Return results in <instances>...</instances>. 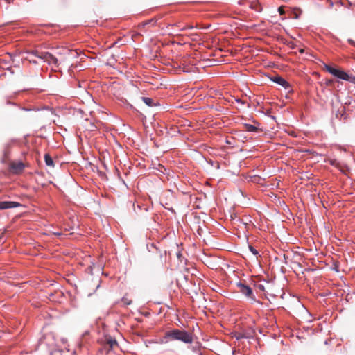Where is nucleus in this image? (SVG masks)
<instances>
[{
    "mask_svg": "<svg viewBox=\"0 0 355 355\" xmlns=\"http://www.w3.org/2000/svg\"><path fill=\"white\" fill-rule=\"evenodd\" d=\"M197 354H198V355H203L200 351L199 352H198Z\"/></svg>",
    "mask_w": 355,
    "mask_h": 355,
    "instance_id": "e433bc0d",
    "label": "nucleus"
},
{
    "mask_svg": "<svg viewBox=\"0 0 355 355\" xmlns=\"http://www.w3.org/2000/svg\"><path fill=\"white\" fill-rule=\"evenodd\" d=\"M183 277H184V279L185 280H187V278H188V277H187V276L184 275V276H183Z\"/></svg>",
    "mask_w": 355,
    "mask_h": 355,
    "instance_id": "c9c22d12",
    "label": "nucleus"
},
{
    "mask_svg": "<svg viewBox=\"0 0 355 355\" xmlns=\"http://www.w3.org/2000/svg\"><path fill=\"white\" fill-rule=\"evenodd\" d=\"M200 343L198 342H197L195 345H193L191 347V349L196 353H198L200 352Z\"/></svg>",
    "mask_w": 355,
    "mask_h": 355,
    "instance_id": "dca6fc26",
    "label": "nucleus"
},
{
    "mask_svg": "<svg viewBox=\"0 0 355 355\" xmlns=\"http://www.w3.org/2000/svg\"><path fill=\"white\" fill-rule=\"evenodd\" d=\"M200 231H201V229H200V227H199L197 231L199 234H200Z\"/></svg>",
    "mask_w": 355,
    "mask_h": 355,
    "instance_id": "f704fd0d",
    "label": "nucleus"
},
{
    "mask_svg": "<svg viewBox=\"0 0 355 355\" xmlns=\"http://www.w3.org/2000/svg\"><path fill=\"white\" fill-rule=\"evenodd\" d=\"M20 206V204L15 201H0V210L15 208Z\"/></svg>",
    "mask_w": 355,
    "mask_h": 355,
    "instance_id": "0eeeda50",
    "label": "nucleus"
},
{
    "mask_svg": "<svg viewBox=\"0 0 355 355\" xmlns=\"http://www.w3.org/2000/svg\"><path fill=\"white\" fill-rule=\"evenodd\" d=\"M257 288H258L260 291H265V286H264V285H263V284H258V285H257Z\"/></svg>",
    "mask_w": 355,
    "mask_h": 355,
    "instance_id": "b1692460",
    "label": "nucleus"
},
{
    "mask_svg": "<svg viewBox=\"0 0 355 355\" xmlns=\"http://www.w3.org/2000/svg\"><path fill=\"white\" fill-rule=\"evenodd\" d=\"M300 53H303V52H304V50H303V49H300Z\"/></svg>",
    "mask_w": 355,
    "mask_h": 355,
    "instance_id": "58836bf2",
    "label": "nucleus"
},
{
    "mask_svg": "<svg viewBox=\"0 0 355 355\" xmlns=\"http://www.w3.org/2000/svg\"><path fill=\"white\" fill-rule=\"evenodd\" d=\"M243 126L245 128L246 130L250 132H256L258 130V128L248 123H243Z\"/></svg>",
    "mask_w": 355,
    "mask_h": 355,
    "instance_id": "f8f14e48",
    "label": "nucleus"
},
{
    "mask_svg": "<svg viewBox=\"0 0 355 355\" xmlns=\"http://www.w3.org/2000/svg\"><path fill=\"white\" fill-rule=\"evenodd\" d=\"M30 62H33V63H34V64H36V63H37V61H36V60H30Z\"/></svg>",
    "mask_w": 355,
    "mask_h": 355,
    "instance_id": "473e14b6",
    "label": "nucleus"
},
{
    "mask_svg": "<svg viewBox=\"0 0 355 355\" xmlns=\"http://www.w3.org/2000/svg\"><path fill=\"white\" fill-rule=\"evenodd\" d=\"M250 251L255 256L259 255V252L253 246L249 245L248 246Z\"/></svg>",
    "mask_w": 355,
    "mask_h": 355,
    "instance_id": "a211bd4d",
    "label": "nucleus"
},
{
    "mask_svg": "<svg viewBox=\"0 0 355 355\" xmlns=\"http://www.w3.org/2000/svg\"><path fill=\"white\" fill-rule=\"evenodd\" d=\"M3 239V236H0V241Z\"/></svg>",
    "mask_w": 355,
    "mask_h": 355,
    "instance_id": "ea45409f",
    "label": "nucleus"
},
{
    "mask_svg": "<svg viewBox=\"0 0 355 355\" xmlns=\"http://www.w3.org/2000/svg\"><path fill=\"white\" fill-rule=\"evenodd\" d=\"M250 8L255 10L257 12H261L262 11V6L258 2H252L250 4Z\"/></svg>",
    "mask_w": 355,
    "mask_h": 355,
    "instance_id": "9d476101",
    "label": "nucleus"
},
{
    "mask_svg": "<svg viewBox=\"0 0 355 355\" xmlns=\"http://www.w3.org/2000/svg\"><path fill=\"white\" fill-rule=\"evenodd\" d=\"M336 118H339L340 120H341L342 118H343V120L347 119V116L345 112V107H343V110L340 111L338 110L336 114Z\"/></svg>",
    "mask_w": 355,
    "mask_h": 355,
    "instance_id": "4468645a",
    "label": "nucleus"
},
{
    "mask_svg": "<svg viewBox=\"0 0 355 355\" xmlns=\"http://www.w3.org/2000/svg\"><path fill=\"white\" fill-rule=\"evenodd\" d=\"M235 338L237 340L243 338L251 339L253 338V336L250 332H239L235 334Z\"/></svg>",
    "mask_w": 355,
    "mask_h": 355,
    "instance_id": "6e6552de",
    "label": "nucleus"
},
{
    "mask_svg": "<svg viewBox=\"0 0 355 355\" xmlns=\"http://www.w3.org/2000/svg\"><path fill=\"white\" fill-rule=\"evenodd\" d=\"M42 60L44 62H47L49 65H53L58 67L60 65L58 62V58L55 56V53H51L49 52H45L44 54H41Z\"/></svg>",
    "mask_w": 355,
    "mask_h": 355,
    "instance_id": "20e7f679",
    "label": "nucleus"
},
{
    "mask_svg": "<svg viewBox=\"0 0 355 355\" xmlns=\"http://www.w3.org/2000/svg\"><path fill=\"white\" fill-rule=\"evenodd\" d=\"M54 53L55 56L58 58L60 64L71 58H75L78 55V53L76 51L70 50L65 47H58L55 49Z\"/></svg>",
    "mask_w": 355,
    "mask_h": 355,
    "instance_id": "f03ea898",
    "label": "nucleus"
},
{
    "mask_svg": "<svg viewBox=\"0 0 355 355\" xmlns=\"http://www.w3.org/2000/svg\"><path fill=\"white\" fill-rule=\"evenodd\" d=\"M270 80L276 84L281 85L286 90H290L291 88V84L280 76H275L270 78Z\"/></svg>",
    "mask_w": 355,
    "mask_h": 355,
    "instance_id": "39448f33",
    "label": "nucleus"
},
{
    "mask_svg": "<svg viewBox=\"0 0 355 355\" xmlns=\"http://www.w3.org/2000/svg\"><path fill=\"white\" fill-rule=\"evenodd\" d=\"M236 286L239 288V292L245 295V297L250 302V303H258L261 304V302L257 300L252 289L248 285L243 282H239L236 283Z\"/></svg>",
    "mask_w": 355,
    "mask_h": 355,
    "instance_id": "7ed1b4c3",
    "label": "nucleus"
},
{
    "mask_svg": "<svg viewBox=\"0 0 355 355\" xmlns=\"http://www.w3.org/2000/svg\"><path fill=\"white\" fill-rule=\"evenodd\" d=\"M338 71L339 69L334 68L333 67H331V69H328V72L335 77L337 76Z\"/></svg>",
    "mask_w": 355,
    "mask_h": 355,
    "instance_id": "f3484780",
    "label": "nucleus"
},
{
    "mask_svg": "<svg viewBox=\"0 0 355 355\" xmlns=\"http://www.w3.org/2000/svg\"><path fill=\"white\" fill-rule=\"evenodd\" d=\"M157 22V19L155 18H153L150 20H147L144 23V26H146V25H148L150 24V23H154L155 24Z\"/></svg>",
    "mask_w": 355,
    "mask_h": 355,
    "instance_id": "aec40b11",
    "label": "nucleus"
},
{
    "mask_svg": "<svg viewBox=\"0 0 355 355\" xmlns=\"http://www.w3.org/2000/svg\"><path fill=\"white\" fill-rule=\"evenodd\" d=\"M336 77L339 79L349 81L352 83L355 84V77L349 76V74L347 72H345L341 69H339V71L337 73V76Z\"/></svg>",
    "mask_w": 355,
    "mask_h": 355,
    "instance_id": "423d86ee",
    "label": "nucleus"
},
{
    "mask_svg": "<svg viewBox=\"0 0 355 355\" xmlns=\"http://www.w3.org/2000/svg\"><path fill=\"white\" fill-rule=\"evenodd\" d=\"M329 163H330V164H331V165H332V166H335V165H336V159H331V160L329 161Z\"/></svg>",
    "mask_w": 355,
    "mask_h": 355,
    "instance_id": "bb28decb",
    "label": "nucleus"
},
{
    "mask_svg": "<svg viewBox=\"0 0 355 355\" xmlns=\"http://www.w3.org/2000/svg\"><path fill=\"white\" fill-rule=\"evenodd\" d=\"M24 164L22 162H18L12 165V168L16 171H21L24 168Z\"/></svg>",
    "mask_w": 355,
    "mask_h": 355,
    "instance_id": "ddd939ff",
    "label": "nucleus"
},
{
    "mask_svg": "<svg viewBox=\"0 0 355 355\" xmlns=\"http://www.w3.org/2000/svg\"><path fill=\"white\" fill-rule=\"evenodd\" d=\"M163 17H164V15H158V18H159V19H161V18H162Z\"/></svg>",
    "mask_w": 355,
    "mask_h": 355,
    "instance_id": "72a5a7b5",
    "label": "nucleus"
},
{
    "mask_svg": "<svg viewBox=\"0 0 355 355\" xmlns=\"http://www.w3.org/2000/svg\"><path fill=\"white\" fill-rule=\"evenodd\" d=\"M331 66L329 65V64H324V68L328 71V69H331Z\"/></svg>",
    "mask_w": 355,
    "mask_h": 355,
    "instance_id": "cd10ccee",
    "label": "nucleus"
},
{
    "mask_svg": "<svg viewBox=\"0 0 355 355\" xmlns=\"http://www.w3.org/2000/svg\"><path fill=\"white\" fill-rule=\"evenodd\" d=\"M179 340L184 343L189 344L193 341L192 334L185 330L179 329H173L167 331L164 336L161 338L160 342L166 344L169 341Z\"/></svg>",
    "mask_w": 355,
    "mask_h": 355,
    "instance_id": "f257e3e1",
    "label": "nucleus"
},
{
    "mask_svg": "<svg viewBox=\"0 0 355 355\" xmlns=\"http://www.w3.org/2000/svg\"><path fill=\"white\" fill-rule=\"evenodd\" d=\"M235 101H236V103H238L241 104V105H245V104L246 103H245V101H243V100H241V99H240V98H236V99H235Z\"/></svg>",
    "mask_w": 355,
    "mask_h": 355,
    "instance_id": "5701e85b",
    "label": "nucleus"
},
{
    "mask_svg": "<svg viewBox=\"0 0 355 355\" xmlns=\"http://www.w3.org/2000/svg\"><path fill=\"white\" fill-rule=\"evenodd\" d=\"M278 11H279V12L280 14H282V13L284 12V11H283V8H282V7H279V8H278Z\"/></svg>",
    "mask_w": 355,
    "mask_h": 355,
    "instance_id": "7c9ffc66",
    "label": "nucleus"
},
{
    "mask_svg": "<svg viewBox=\"0 0 355 355\" xmlns=\"http://www.w3.org/2000/svg\"><path fill=\"white\" fill-rule=\"evenodd\" d=\"M324 344H325V345H327V344H328V340H325V341H324Z\"/></svg>",
    "mask_w": 355,
    "mask_h": 355,
    "instance_id": "4c0bfd02",
    "label": "nucleus"
},
{
    "mask_svg": "<svg viewBox=\"0 0 355 355\" xmlns=\"http://www.w3.org/2000/svg\"><path fill=\"white\" fill-rule=\"evenodd\" d=\"M142 101L148 107H155L159 105L157 102H155L153 98L149 97H141Z\"/></svg>",
    "mask_w": 355,
    "mask_h": 355,
    "instance_id": "1a4fd4ad",
    "label": "nucleus"
},
{
    "mask_svg": "<svg viewBox=\"0 0 355 355\" xmlns=\"http://www.w3.org/2000/svg\"><path fill=\"white\" fill-rule=\"evenodd\" d=\"M22 110H25V111H32V110L39 111V110H40L39 108H37V109L23 108Z\"/></svg>",
    "mask_w": 355,
    "mask_h": 355,
    "instance_id": "a878e982",
    "label": "nucleus"
},
{
    "mask_svg": "<svg viewBox=\"0 0 355 355\" xmlns=\"http://www.w3.org/2000/svg\"><path fill=\"white\" fill-rule=\"evenodd\" d=\"M347 42H348V43H349V44H350L351 45H352V46H355V41H354L352 39L349 38V39L347 40Z\"/></svg>",
    "mask_w": 355,
    "mask_h": 355,
    "instance_id": "393cba45",
    "label": "nucleus"
},
{
    "mask_svg": "<svg viewBox=\"0 0 355 355\" xmlns=\"http://www.w3.org/2000/svg\"><path fill=\"white\" fill-rule=\"evenodd\" d=\"M29 55H35V57L42 60L41 54H44L45 52H40L37 50L32 51L31 52L28 53Z\"/></svg>",
    "mask_w": 355,
    "mask_h": 355,
    "instance_id": "2eb2a0df",
    "label": "nucleus"
},
{
    "mask_svg": "<svg viewBox=\"0 0 355 355\" xmlns=\"http://www.w3.org/2000/svg\"><path fill=\"white\" fill-rule=\"evenodd\" d=\"M44 161L46 166H54V162L52 157L49 154H45L44 155Z\"/></svg>",
    "mask_w": 355,
    "mask_h": 355,
    "instance_id": "9b49d317",
    "label": "nucleus"
},
{
    "mask_svg": "<svg viewBox=\"0 0 355 355\" xmlns=\"http://www.w3.org/2000/svg\"><path fill=\"white\" fill-rule=\"evenodd\" d=\"M150 247L155 248L157 251L160 252V251L158 250V248L156 247V245L154 243H151Z\"/></svg>",
    "mask_w": 355,
    "mask_h": 355,
    "instance_id": "c85d7f7f",
    "label": "nucleus"
},
{
    "mask_svg": "<svg viewBox=\"0 0 355 355\" xmlns=\"http://www.w3.org/2000/svg\"><path fill=\"white\" fill-rule=\"evenodd\" d=\"M121 300L125 305H130L132 303V300L125 297H123Z\"/></svg>",
    "mask_w": 355,
    "mask_h": 355,
    "instance_id": "4be33fe9",
    "label": "nucleus"
},
{
    "mask_svg": "<svg viewBox=\"0 0 355 355\" xmlns=\"http://www.w3.org/2000/svg\"><path fill=\"white\" fill-rule=\"evenodd\" d=\"M194 28V26H192V25H188V26H185L184 27H182L180 28V31H187V30H192Z\"/></svg>",
    "mask_w": 355,
    "mask_h": 355,
    "instance_id": "6ab92c4d",
    "label": "nucleus"
},
{
    "mask_svg": "<svg viewBox=\"0 0 355 355\" xmlns=\"http://www.w3.org/2000/svg\"><path fill=\"white\" fill-rule=\"evenodd\" d=\"M176 255H177V257L178 259H180V257H182V253L181 252L178 251L177 253H176Z\"/></svg>",
    "mask_w": 355,
    "mask_h": 355,
    "instance_id": "c756f323",
    "label": "nucleus"
},
{
    "mask_svg": "<svg viewBox=\"0 0 355 355\" xmlns=\"http://www.w3.org/2000/svg\"><path fill=\"white\" fill-rule=\"evenodd\" d=\"M53 234L58 236H59L62 234L60 232H54Z\"/></svg>",
    "mask_w": 355,
    "mask_h": 355,
    "instance_id": "2f4dec72",
    "label": "nucleus"
},
{
    "mask_svg": "<svg viewBox=\"0 0 355 355\" xmlns=\"http://www.w3.org/2000/svg\"><path fill=\"white\" fill-rule=\"evenodd\" d=\"M107 343H109L110 346L112 347L114 345H117V342L115 339H109Z\"/></svg>",
    "mask_w": 355,
    "mask_h": 355,
    "instance_id": "412c9836",
    "label": "nucleus"
}]
</instances>
